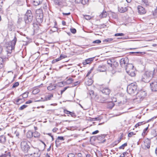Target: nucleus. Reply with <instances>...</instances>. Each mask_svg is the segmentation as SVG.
<instances>
[{"label":"nucleus","instance_id":"obj_1","mask_svg":"<svg viewBox=\"0 0 157 157\" xmlns=\"http://www.w3.org/2000/svg\"><path fill=\"white\" fill-rule=\"evenodd\" d=\"M157 71V69H154L153 72L149 71L145 72L142 75L141 81L146 83L149 82L153 77L154 74Z\"/></svg>","mask_w":157,"mask_h":157},{"label":"nucleus","instance_id":"obj_2","mask_svg":"<svg viewBox=\"0 0 157 157\" xmlns=\"http://www.w3.org/2000/svg\"><path fill=\"white\" fill-rule=\"evenodd\" d=\"M24 20L26 24H29L32 22L33 20V15L31 11L28 10L24 15Z\"/></svg>","mask_w":157,"mask_h":157},{"label":"nucleus","instance_id":"obj_3","mask_svg":"<svg viewBox=\"0 0 157 157\" xmlns=\"http://www.w3.org/2000/svg\"><path fill=\"white\" fill-rule=\"evenodd\" d=\"M125 70L127 73L131 76L134 77L136 76V71L132 64H128Z\"/></svg>","mask_w":157,"mask_h":157},{"label":"nucleus","instance_id":"obj_4","mask_svg":"<svg viewBox=\"0 0 157 157\" xmlns=\"http://www.w3.org/2000/svg\"><path fill=\"white\" fill-rule=\"evenodd\" d=\"M137 86L136 83H132L127 87V92L130 94H133L137 91Z\"/></svg>","mask_w":157,"mask_h":157},{"label":"nucleus","instance_id":"obj_5","mask_svg":"<svg viewBox=\"0 0 157 157\" xmlns=\"http://www.w3.org/2000/svg\"><path fill=\"white\" fill-rule=\"evenodd\" d=\"M36 19L39 23H41L43 20V14L41 9H39L36 11Z\"/></svg>","mask_w":157,"mask_h":157},{"label":"nucleus","instance_id":"obj_6","mask_svg":"<svg viewBox=\"0 0 157 157\" xmlns=\"http://www.w3.org/2000/svg\"><path fill=\"white\" fill-rule=\"evenodd\" d=\"M146 95V93L145 91L142 90L139 91L137 93L136 95L137 101L140 102L143 100Z\"/></svg>","mask_w":157,"mask_h":157},{"label":"nucleus","instance_id":"obj_7","mask_svg":"<svg viewBox=\"0 0 157 157\" xmlns=\"http://www.w3.org/2000/svg\"><path fill=\"white\" fill-rule=\"evenodd\" d=\"M21 146L22 150L25 153H27L28 152L30 147L27 142L24 141H22L21 144Z\"/></svg>","mask_w":157,"mask_h":157},{"label":"nucleus","instance_id":"obj_8","mask_svg":"<svg viewBox=\"0 0 157 157\" xmlns=\"http://www.w3.org/2000/svg\"><path fill=\"white\" fill-rule=\"evenodd\" d=\"M128 63V59L127 58H122L120 61V63L121 66L122 67L125 68V69L129 64Z\"/></svg>","mask_w":157,"mask_h":157},{"label":"nucleus","instance_id":"obj_9","mask_svg":"<svg viewBox=\"0 0 157 157\" xmlns=\"http://www.w3.org/2000/svg\"><path fill=\"white\" fill-rule=\"evenodd\" d=\"M151 141L148 139H145L144 141V144L142 146L143 148L145 150L149 149L150 147Z\"/></svg>","mask_w":157,"mask_h":157},{"label":"nucleus","instance_id":"obj_10","mask_svg":"<svg viewBox=\"0 0 157 157\" xmlns=\"http://www.w3.org/2000/svg\"><path fill=\"white\" fill-rule=\"evenodd\" d=\"M118 63L114 60L113 62V63L111 67V68L110 69L113 74L115 73L116 72L117 68L118 66Z\"/></svg>","mask_w":157,"mask_h":157},{"label":"nucleus","instance_id":"obj_11","mask_svg":"<svg viewBox=\"0 0 157 157\" xmlns=\"http://www.w3.org/2000/svg\"><path fill=\"white\" fill-rule=\"evenodd\" d=\"M150 87L152 91H157V79L150 83Z\"/></svg>","mask_w":157,"mask_h":157},{"label":"nucleus","instance_id":"obj_12","mask_svg":"<svg viewBox=\"0 0 157 157\" xmlns=\"http://www.w3.org/2000/svg\"><path fill=\"white\" fill-rule=\"evenodd\" d=\"M138 10L139 13L140 14H144L146 13V10L145 9L141 6H138Z\"/></svg>","mask_w":157,"mask_h":157},{"label":"nucleus","instance_id":"obj_13","mask_svg":"<svg viewBox=\"0 0 157 157\" xmlns=\"http://www.w3.org/2000/svg\"><path fill=\"white\" fill-rule=\"evenodd\" d=\"M107 68L105 65H100L97 68V70L100 72H105Z\"/></svg>","mask_w":157,"mask_h":157},{"label":"nucleus","instance_id":"obj_14","mask_svg":"<svg viewBox=\"0 0 157 157\" xmlns=\"http://www.w3.org/2000/svg\"><path fill=\"white\" fill-rule=\"evenodd\" d=\"M17 41V38L16 37L14 36L13 39L9 43V44L11 46V49H13L14 48L16 44Z\"/></svg>","mask_w":157,"mask_h":157},{"label":"nucleus","instance_id":"obj_15","mask_svg":"<svg viewBox=\"0 0 157 157\" xmlns=\"http://www.w3.org/2000/svg\"><path fill=\"white\" fill-rule=\"evenodd\" d=\"M105 136L104 134L99 135L98 136V140L100 141V143H103L106 141V140L104 139Z\"/></svg>","mask_w":157,"mask_h":157},{"label":"nucleus","instance_id":"obj_16","mask_svg":"<svg viewBox=\"0 0 157 157\" xmlns=\"http://www.w3.org/2000/svg\"><path fill=\"white\" fill-rule=\"evenodd\" d=\"M118 9L120 13H124L127 10L126 7L121 6H118Z\"/></svg>","mask_w":157,"mask_h":157},{"label":"nucleus","instance_id":"obj_17","mask_svg":"<svg viewBox=\"0 0 157 157\" xmlns=\"http://www.w3.org/2000/svg\"><path fill=\"white\" fill-rule=\"evenodd\" d=\"M101 92L106 95H109L110 92V90L108 88H105L102 89Z\"/></svg>","mask_w":157,"mask_h":157},{"label":"nucleus","instance_id":"obj_18","mask_svg":"<svg viewBox=\"0 0 157 157\" xmlns=\"http://www.w3.org/2000/svg\"><path fill=\"white\" fill-rule=\"evenodd\" d=\"M94 58H89L86 59L83 62V64L84 65H86L87 64H89L92 61L94 60Z\"/></svg>","mask_w":157,"mask_h":157},{"label":"nucleus","instance_id":"obj_19","mask_svg":"<svg viewBox=\"0 0 157 157\" xmlns=\"http://www.w3.org/2000/svg\"><path fill=\"white\" fill-rule=\"evenodd\" d=\"M108 15L107 13L105 10H103V12L99 15V17L101 18L106 17Z\"/></svg>","mask_w":157,"mask_h":157},{"label":"nucleus","instance_id":"obj_20","mask_svg":"<svg viewBox=\"0 0 157 157\" xmlns=\"http://www.w3.org/2000/svg\"><path fill=\"white\" fill-rule=\"evenodd\" d=\"M36 149V148H34L33 147H30L29 149V150L28 152L27 153H28V154L30 155H33L35 151V149Z\"/></svg>","mask_w":157,"mask_h":157},{"label":"nucleus","instance_id":"obj_21","mask_svg":"<svg viewBox=\"0 0 157 157\" xmlns=\"http://www.w3.org/2000/svg\"><path fill=\"white\" fill-rule=\"evenodd\" d=\"M89 0H75V2L77 3H81L83 5H85L87 3Z\"/></svg>","mask_w":157,"mask_h":157},{"label":"nucleus","instance_id":"obj_22","mask_svg":"<svg viewBox=\"0 0 157 157\" xmlns=\"http://www.w3.org/2000/svg\"><path fill=\"white\" fill-rule=\"evenodd\" d=\"M56 87V85L55 84H52L51 83L50 84V85L48 86L47 87L48 90H53L55 89Z\"/></svg>","mask_w":157,"mask_h":157},{"label":"nucleus","instance_id":"obj_23","mask_svg":"<svg viewBox=\"0 0 157 157\" xmlns=\"http://www.w3.org/2000/svg\"><path fill=\"white\" fill-rule=\"evenodd\" d=\"M35 151L33 154L34 157H39L40 155L39 150L37 148L35 149Z\"/></svg>","mask_w":157,"mask_h":157},{"label":"nucleus","instance_id":"obj_24","mask_svg":"<svg viewBox=\"0 0 157 157\" xmlns=\"http://www.w3.org/2000/svg\"><path fill=\"white\" fill-rule=\"evenodd\" d=\"M33 132L31 131H28L26 134V136L27 138H31L33 137Z\"/></svg>","mask_w":157,"mask_h":157},{"label":"nucleus","instance_id":"obj_25","mask_svg":"<svg viewBox=\"0 0 157 157\" xmlns=\"http://www.w3.org/2000/svg\"><path fill=\"white\" fill-rule=\"evenodd\" d=\"M33 137L34 138H39L40 136V134L36 131L33 132Z\"/></svg>","mask_w":157,"mask_h":157},{"label":"nucleus","instance_id":"obj_26","mask_svg":"<svg viewBox=\"0 0 157 157\" xmlns=\"http://www.w3.org/2000/svg\"><path fill=\"white\" fill-rule=\"evenodd\" d=\"M41 2H40L39 0H34L33 2V4L35 6H37L40 5L41 3Z\"/></svg>","mask_w":157,"mask_h":157},{"label":"nucleus","instance_id":"obj_27","mask_svg":"<svg viewBox=\"0 0 157 157\" xmlns=\"http://www.w3.org/2000/svg\"><path fill=\"white\" fill-rule=\"evenodd\" d=\"M6 138L3 135L0 136V142L2 143H4L6 142Z\"/></svg>","mask_w":157,"mask_h":157},{"label":"nucleus","instance_id":"obj_28","mask_svg":"<svg viewBox=\"0 0 157 157\" xmlns=\"http://www.w3.org/2000/svg\"><path fill=\"white\" fill-rule=\"evenodd\" d=\"M107 98H105L104 97H101L100 99V102L101 103H107L108 102L107 101Z\"/></svg>","mask_w":157,"mask_h":157},{"label":"nucleus","instance_id":"obj_29","mask_svg":"<svg viewBox=\"0 0 157 157\" xmlns=\"http://www.w3.org/2000/svg\"><path fill=\"white\" fill-rule=\"evenodd\" d=\"M63 0H54V2L56 5H61Z\"/></svg>","mask_w":157,"mask_h":157},{"label":"nucleus","instance_id":"obj_30","mask_svg":"<svg viewBox=\"0 0 157 157\" xmlns=\"http://www.w3.org/2000/svg\"><path fill=\"white\" fill-rule=\"evenodd\" d=\"M93 83V80L91 79H89L86 82V84L88 85H91Z\"/></svg>","mask_w":157,"mask_h":157},{"label":"nucleus","instance_id":"obj_31","mask_svg":"<svg viewBox=\"0 0 157 157\" xmlns=\"http://www.w3.org/2000/svg\"><path fill=\"white\" fill-rule=\"evenodd\" d=\"M114 60V59H112L111 60H109L107 61L108 64L111 67L112 66V65L113 63V62Z\"/></svg>","mask_w":157,"mask_h":157},{"label":"nucleus","instance_id":"obj_32","mask_svg":"<svg viewBox=\"0 0 157 157\" xmlns=\"http://www.w3.org/2000/svg\"><path fill=\"white\" fill-rule=\"evenodd\" d=\"M3 59L2 58L0 57V69L3 67Z\"/></svg>","mask_w":157,"mask_h":157},{"label":"nucleus","instance_id":"obj_33","mask_svg":"<svg viewBox=\"0 0 157 157\" xmlns=\"http://www.w3.org/2000/svg\"><path fill=\"white\" fill-rule=\"evenodd\" d=\"M126 101H120L119 102H118L117 103H116V104H117L118 105V106H121L122 105L124 104V103H125L126 102Z\"/></svg>","mask_w":157,"mask_h":157},{"label":"nucleus","instance_id":"obj_34","mask_svg":"<svg viewBox=\"0 0 157 157\" xmlns=\"http://www.w3.org/2000/svg\"><path fill=\"white\" fill-rule=\"evenodd\" d=\"M114 104L112 102H110L109 103L108 106L109 107L110 109H112V108L114 106Z\"/></svg>","mask_w":157,"mask_h":157},{"label":"nucleus","instance_id":"obj_35","mask_svg":"<svg viewBox=\"0 0 157 157\" xmlns=\"http://www.w3.org/2000/svg\"><path fill=\"white\" fill-rule=\"evenodd\" d=\"M53 96L52 94H51L50 95H48L47 97L45 98V99L43 101H46L48 100H50L52 98Z\"/></svg>","mask_w":157,"mask_h":157},{"label":"nucleus","instance_id":"obj_36","mask_svg":"<svg viewBox=\"0 0 157 157\" xmlns=\"http://www.w3.org/2000/svg\"><path fill=\"white\" fill-rule=\"evenodd\" d=\"M127 145V143H126L122 144L121 146L119 147V149H124L125 147Z\"/></svg>","mask_w":157,"mask_h":157},{"label":"nucleus","instance_id":"obj_37","mask_svg":"<svg viewBox=\"0 0 157 157\" xmlns=\"http://www.w3.org/2000/svg\"><path fill=\"white\" fill-rule=\"evenodd\" d=\"M113 40V39L112 38H108L105 39L104 40H103V42H110L112 41Z\"/></svg>","mask_w":157,"mask_h":157},{"label":"nucleus","instance_id":"obj_38","mask_svg":"<svg viewBox=\"0 0 157 157\" xmlns=\"http://www.w3.org/2000/svg\"><path fill=\"white\" fill-rule=\"evenodd\" d=\"M148 127L144 129L142 134V136H144L146 134V132L148 129Z\"/></svg>","mask_w":157,"mask_h":157},{"label":"nucleus","instance_id":"obj_39","mask_svg":"<svg viewBox=\"0 0 157 157\" xmlns=\"http://www.w3.org/2000/svg\"><path fill=\"white\" fill-rule=\"evenodd\" d=\"M96 140H98V136H93L90 137V141H94Z\"/></svg>","mask_w":157,"mask_h":157},{"label":"nucleus","instance_id":"obj_40","mask_svg":"<svg viewBox=\"0 0 157 157\" xmlns=\"http://www.w3.org/2000/svg\"><path fill=\"white\" fill-rule=\"evenodd\" d=\"M57 30V28L55 27H53L52 29H51L50 30V33L55 32Z\"/></svg>","mask_w":157,"mask_h":157},{"label":"nucleus","instance_id":"obj_41","mask_svg":"<svg viewBox=\"0 0 157 157\" xmlns=\"http://www.w3.org/2000/svg\"><path fill=\"white\" fill-rule=\"evenodd\" d=\"M22 21V18L21 17H18L17 23L18 24H20Z\"/></svg>","mask_w":157,"mask_h":157},{"label":"nucleus","instance_id":"obj_42","mask_svg":"<svg viewBox=\"0 0 157 157\" xmlns=\"http://www.w3.org/2000/svg\"><path fill=\"white\" fill-rule=\"evenodd\" d=\"M84 17L86 20H89L91 18V16L88 15H83Z\"/></svg>","mask_w":157,"mask_h":157},{"label":"nucleus","instance_id":"obj_43","mask_svg":"<svg viewBox=\"0 0 157 157\" xmlns=\"http://www.w3.org/2000/svg\"><path fill=\"white\" fill-rule=\"evenodd\" d=\"M27 106L26 105H24L21 106L19 108V109L20 110H22L26 108Z\"/></svg>","mask_w":157,"mask_h":157},{"label":"nucleus","instance_id":"obj_44","mask_svg":"<svg viewBox=\"0 0 157 157\" xmlns=\"http://www.w3.org/2000/svg\"><path fill=\"white\" fill-rule=\"evenodd\" d=\"M101 42V40H97L95 41H94L92 43L93 44H99Z\"/></svg>","mask_w":157,"mask_h":157},{"label":"nucleus","instance_id":"obj_45","mask_svg":"<svg viewBox=\"0 0 157 157\" xmlns=\"http://www.w3.org/2000/svg\"><path fill=\"white\" fill-rule=\"evenodd\" d=\"M124 34L122 33H116L115 34V36H124Z\"/></svg>","mask_w":157,"mask_h":157},{"label":"nucleus","instance_id":"obj_46","mask_svg":"<svg viewBox=\"0 0 157 157\" xmlns=\"http://www.w3.org/2000/svg\"><path fill=\"white\" fill-rule=\"evenodd\" d=\"M22 96L23 98H26L28 96V93H24L22 94Z\"/></svg>","mask_w":157,"mask_h":157},{"label":"nucleus","instance_id":"obj_47","mask_svg":"<svg viewBox=\"0 0 157 157\" xmlns=\"http://www.w3.org/2000/svg\"><path fill=\"white\" fill-rule=\"evenodd\" d=\"M71 32L73 34H75L76 32V30L75 28H71L70 29Z\"/></svg>","mask_w":157,"mask_h":157},{"label":"nucleus","instance_id":"obj_48","mask_svg":"<svg viewBox=\"0 0 157 157\" xmlns=\"http://www.w3.org/2000/svg\"><path fill=\"white\" fill-rule=\"evenodd\" d=\"M19 85V83L18 82H16L15 83H14L13 84L12 88H15L16 87H17Z\"/></svg>","mask_w":157,"mask_h":157},{"label":"nucleus","instance_id":"obj_49","mask_svg":"<svg viewBox=\"0 0 157 157\" xmlns=\"http://www.w3.org/2000/svg\"><path fill=\"white\" fill-rule=\"evenodd\" d=\"M136 134L134 133L133 132H131L128 134V137H131L133 135H135Z\"/></svg>","mask_w":157,"mask_h":157},{"label":"nucleus","instance_id":"obj_50","mask_svg":"<svg viewBox=\"0 0 157 157\" xmlns=\"http://www.w3.org/2000/svg\"><path fill=\"white\" fill-rule=\"evenodd\" d=\"M61 59H60V57H59V58H58L57 59H56L54 60H53L52 61V63H55V62H57V61H59Z\"/></svg>","mask_w":157,"mask_h":157},{"label":"nucleus","instance_id":"obj_51","mask_svg":"<svg viewBox=\"0 0 157 157\" xmlns=\"http://www.w3.org/2000/svg\"><path fill=\"white\" fill-rule=\"evenodd\" d=\"M128 153L127 152H124L123 153V154L122 155H121L120 156V157H124L126 155H127V154H128Z\"/></svg>","mask_w":157,"mask_h":157},{"label":"nucleus","instance_id":"obj_52","mask_svg":"<svg viewBox=\"0 0 157 157\" xmlns=\"http://www.w3.org/2000/svg\"><path fill=\"white\" fill-rule=\"evenodd\" d=\"M57 140V141H58V140H64V138L63 136H59L58 137Z\"/></svg>","mask_w":157,"mask_h":157},{"label":"nucleus","instance_id":"obj_53","mask_svg":"<svg viewBox=\"0 0 157 157\" xmlns=\"http://www.w3.org/2000/svg\"><path fill=\"white\" fill-rule=\"evenodd\" d=\"M4 130V128L2 126H0V134H2Z\"/></svg>","mask_w":157,"mask_h":157},{"label":"nucleus","instance_id":"obj_54","mask_svg":"<svg viewBox=\"0 0 157 157\" xmlns=\"http://www.w3.org/2000/svg\"><path fill=\"white\" fill-rule=\"evenodd\" d=\"M61 59L67 57V56L65 55L61 54L59 57Z\"/></svg>","mask_w":157,"mask_h":157},{"label":"nucleus","instance_id":"obj_55","mask_svg":"<svg viewBox=\"0 0 157 157\" xmlns=\"http://www.w3.org/2000/svg\"><path fill=\"white\" fill-rule=\"evenodd\" d=\"M156 118V117H152V118H151V119H149V120H148L147 122H150L151 121H153V120L155 119Z\"/></svg>","mask_w":157,"mask_h":157},{"label":"nucleus","instance_id":"obj_56","mask_svg":"<svg viewBox=\"0 0 157 157\" xmlns=\"http://www.w3.org/2000/svg\"><path fill=\"white\" fill-rule=\"evenodd\" d=\"M156 118V117H152V118H151V119H149V120H148L147 122H150L151 121H153V120L155 119Z\"/></svg>","mask_w":157,"mask_h":157},{"label":"nucleus","instance_id":"obj_57","mask_svg":"<svg viewBox=\"0 0 157 157\" xmlns=\"http://www.w3.org/2000/svg\"><path fill=\"white\" fill-rule=\"evenodd\" d=\"M68 88V87H64L63 89V90H61V94H62Z\"/></svg>","mask_w":157,"mask_h":157},{"label":"nucleus","instance_id":"obj_58","mask_svg":"<svg viewBox=\"0 0 157 157\" xmlns=\"http://www.w3.org/2000/svg\"><path fill=\"white\" fill-rule=\"evenodd\" d=\"M75 155L73 153H70L68 155L67 157H75Z\"/></svg>","mask_w":157,"mask_h":157},{"label":"nucleus","instance_id":"obj_59","mask_svg":"<svg viewBox=\"0 0 157 157\" xmlns=\"http://www.w3.org/2000/svg\"><path fill=\"white\" fill-rule=\"evenodd\" d=\"M142 2L145 4L146 5H148V1L147 0H142Z\"/></svg>","mask_w":157,"mask_h":157},{"label":"nucleus","instance_id":"obj_60","mask_svg":"<svg viewBox=\"0 0 157 157\" xmlns=\"http://www.w3.org/2000/svg\"><path fill=\"white\" fill-rule=\"evenodd\" d=\"M145 123H144V122H138L137 124V125H138V126H140Z\"/></svg>","mask_w":157,"mask_h":157},{"label":"nucleus","instance_id":"obj_61","mask_svg":"<svg viewBox=\"0 0 157 157\" xmlns=\"http://www.w3.org/2000/svg\"><path fill=\"white\" fill-rule=\"evenodd\" d=\"M70 115H71V116L73 117H76V115H75V113H73V112H72L71 113Z\"/></svg>","mask_w":157,"mask_h":157},{"label":"nucleus","instance_id":"obj_62","mask_svg":"<svg viewBox=\"0 0 157 157\" xmlns=\"http://www.w3.org/2000/svg\"><path fill=\"white\" fill-rule=\"evenodd\" d=\"M92 70L91 69L88 72V73H87L86 76V77H87L91 73Z\"/></svg>","mask_w":157,"mask_h":157},{"label":"nucleus","instance_id":"obj_63","mask_svg":"<svg viewBox=\"0 0 157 157\" xmlns=\"http://www.w3.org/2000/svg\"><path fill=\"white\" fill-rule=\"evenodd\" d=\"M94 91L93 90H91L90 91H89V94L91 96V95H94Z\"/></svg>","mask_w":157,"mask_h":157},{"label":"nucleus","instance_id":"obj_64","mask_svg":"<svg viewBox=\"0 0 157 157\" xmlns=\"http://www.w3.org/2000/svg\"><path fill=\"white\" fill-rule=\"evenodd\" d=\"M78 157H82V155L81 153H79L77 154Z\"/></svg>","mask_w":157,"mask_h":157}]
</instances>
